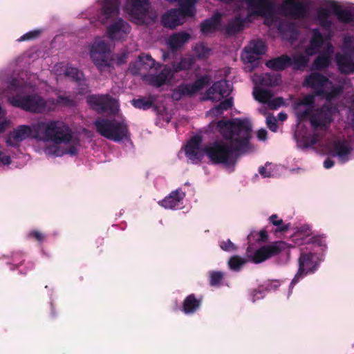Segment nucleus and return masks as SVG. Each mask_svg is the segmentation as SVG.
<instances>
[{"mask_svg":"<svg viewBox=\"0 0 354 354\" xmlns=\"http://www.w3.org/2000/svg\"><path fill=\"white\" fill-rule=\"evenodd\" d=\"M314 0H283L277 4L272 0H241L246 15H236L230 20L224 32L235 35L249 24L261 19L268 28H276L283 40L291 43L297 39L299 30L296 20L308 16V10L302 3H315Z\"/></svg>","mask_w":354,"mask_h":354,"instance_id":"nucleus-1","label":"nucleus"},{"mask_svg":"<svg viewBox=\"0 0 354 354\" xmlns=\"http://www.w3.org/2000/svg\"><path fill=\"white\" fill-rule=\"evenodd\" d=\"M216 129L225 141L215 142L202 148L200 136H195L189 140L185 151L192 162L197 163L206 155L212 162L230 167L234 165L239 154L250 151L252 125L249 120L239 118L220 120L216 123Z\"/></svg>","mask_w":354,"mask_h":354,"instance_id":"nucleus-2","label":"nucleus"},{"mask_svg":"<svg viewBox=\"0 0 354 354\" xmlns=\"http://www.w3.org/2000/svg\"><path fill=\"white\" fill-rule=\"evenodd\" d=\"M51 142L43 150L47 156H76L80 148V139L64 122L57 120L40 121L32 126L21 124L13 129L6 138L7 146L18 147L29 138Z\"/></svg>","mask_w":354,"mask_h":354,"instance_id":"nucleus-3","label":"nucleus"},{"mask_svg":"<svg viewBox=\"0 0 354 354\" xmlns=\"http://www.w3.org/2000/svg\"><path fill=\"white\" fill-rule=\"evenodd\" d=\"M42 84L35 74L20 75L19 77H8L6 71H0V97H7L14 107L34 113L53 111L54 101L44 99L36 93L42 89Z\"/></svg>","mask_w":354,"mask_h":354,"instance_id":"nucleus-4","label":"nucleus"},{"mask_svg":"<svg viewBox=\"0 0 354 354\" xmlns=\"http://www.w3.org/2000/svg\"><path fill=\"white\" fill-rule=\"evenodd\" d=\"M295 245H306V250L301 249L299 258V269L290 284L288 297L292 292L293 286L305 276L316 271L323 258L320 252L327 248L326 238L324 236H313L308 225H303L297 228L292 236Z\"/></svg>","mask_w":354,"mask_h":354,"instance_id":"nucleus-5","label":"nucleus"},{"mask_svg":"<svg viewBox=\"0 0 354 354\" xmlns=\"http://www.w3.org/2000/svg\"><path fill=\"white\" fill-rule=\"evenodd\" d=\"M89 105L99 113L116 115L113 119L99 118L95 121L97 131L103 137L118 142L129 138L127 124L119 111L116 100L106 95H93L88 97Z\"/></svg>","mask_w":354,"mask_h":354,"instance_id":"nucleus-6","label":"nucleus"},{"mask_svg":"<svg viewBox=\"0 0 354 354\" xmlns=\"http://www.w3.org/2000/svg\"><path fill=\"white\" fill-rule=\"evenodd\" d=\"M323 43L324 35L321 30L318 28H313L310 30L308 44L305 46L304 53H296L292 57L282 55L268 60L266 65L276 71L283 70L290 66H293L296 69L304 68L307 65L309 57L317 54Z\"/></svg>","mask_w":354,"mask_h":354,"instance_id":"nucleus-7","label":"nucleus"},{"mask_svg":"<svg viewBox=\"0 0 354 354\" xmlns=\"http://www.w3.org/2000/svg\"><path fill=\"white\" fill-rule=\"evenodd\" d=\"M317 3L320 7L315 10L313 19L320 27L328 30L333 25L328 9L333 11L339 22L354 26V12L351 8L343 7L339 2L335 0H319Z\"/></svg>","mask_w":354,"mask_h":354,"instance_id":"nucleus-8","label":"nucleus"},{"mask_svg":"<svg viewBox=\"0 0 354 354\" xmlns=\"http://www.w3.org/2000/svg\"><path fill=\"white\" fill-rule=\"evenodd\" d=\"M252 80L254 84L253 95L256 100L263 104H267L270 109H277L283 104V98H273L269 91L261 88V86H273L279 84L281 81L279 75L270 73L254 74Z\"/></svg>","mask_w":354,"mask_h":354,"instance_id":"nucleus-9","label":"nucleus"},{"mask_svg":"<svg viewBox=\"0 0 354 354\" xmlns=\"http://www.w3.org/2000/svg\"><path fill=\"white\" fill-rule=\"evenodd\" d=\"M195 58L192 55H186L182 57L179 62L174 63L172 67L165 65L162 71L157 75H149L147 80L150 84L159 87L164 84H171L175 73L189 69L194 63Z\"/></svg>","mask_w":354,"mask_h":354,"instance_id":"nucleus-10","label":"nucleus"},{"mask_svg":"<svg viewBox=\"0 0 354 354\" xmlns=\"http://www.w3.org/2000/svg\"><path fill=\"white\" fill-rule=\"evenodd\" d=\"M334 60L341 73H354V33L344 35L341 51L335 54Z\"/></svg>","mask_w":354,"mask_h":354,"instance_id":"nucleus-11","label":"nucleus"},{"mask_svg":"<svg viewBox=\"0 0 354 354\" xmlns=\"http://www.w3.org/2000/svg\"><path fill=\"white\" fill-rule=\"evenodd\" d=\"M124 11L136 24L141 25L156 16L150 10L149 0H125Z\"/></svg>","mask_w":354,"mask_h":354,"instance_id":"nucleus-12","label":"nucleus"},{"mask_svg":"<svg viewBox=\"0 0 354 354\" xmlns=\"http://www.w3.org/2000/svg\"><path fill=\"white\" fill-rule=\"evenodd\" d=\"M90 57L100 71H105L111 65L109 47L102 38L95 39L91 46Z\"/></svg>","mask_w":354,"mask_h":354,"instance_id":"nucleus-13","label":"nucleus"},{"mask_svg":"<svg viewBox=\"0 0 354 354\" xmlns=\"http://www.w3.org/2000/svg\"><path fill=\"white\" fill-rule=\"evenodd\" d=\"M266 51V45L263 40L257 39L252 40L245 48L241 54V59L249 65L246 68L251 71L257 67L260 61V56Z\"/></svg>","mask_w":354,"mask_h":354,"instance_id":"nucleus-14","label":"nucleus"},{"mask_svg":"<svg viewBox=\"0 0 354 354\" xmlns=\"http://www.w3.org/2000/svg\"><path fill=\"white\" fill-rule=\"evenodd\" d=\"M195 6H180V8H172L162 15L161 21L163 26L171 29L183 24L187 17L195 14Z\"/></svg>","mask_w":354,"mask_h":354,"instance_id":"nucleus-15","label":"nucleus"},{"mask_svg":"<svg viewBox=\"0 0 354 354\" xmlns=\"http://www.w3.org/2000/svg\"><path fill=\"white\" fill-rule=\"evenodd\" d=\"M290 247H293V245L284 241H277L260 248L254 254L250 253V247H248L247 254L252 262L259 263Z\"/></svg>","mask_w":354,"mask_h":354,"instance_id":"nucleus-16","label":"nucleus"},{"mask_svg":"<svg viewBox=\"0 0 354 354\" xmlns=\"http://www.w3.org/2000/svg\"><path fill=\"white\" fill-rule=\"evenodd\" d=\"M53 71L57 77H61L63 75L79 82L81 86L80 93L82 94L86 92L88 85L86 83L82 72L77 68L72 67L68 64L58 63L54 66Z\"/></svg>","mask_w":354,"mask_h":354,"instance_id":"nucleus-17","label":"nucleus"},{"mask_svg":"<svg viewBox=\"0 0 354 354\" xmlns=\"http://www.w3.org/2000/svg\"><path fill=\"white\" fill-rule=\"evenodd\" d=\"M209 75H204L192 84H183L176 88L172 93V98L178 100L183 95L196 93L203 89L210 81Z\"/></svg>","mask_w":354,"mask_h":354,"instance_id":"nucleus-18","label":"nucleus"},{"mask_svg":"<svg viewBox=\"0 0 354 354\" xmlns=\"http://www.w3.org/2000/svg\"><path fill=\"white\" fill-rule=\"evenodd\" d=\"M160 66V64L157 63L149 55L142 54L131 66L130 71L134 75L140 74L144 75V79L150 84L149 81L147 80V77L152 75H145V73L153 68L157 70Z\"/></svg>","mask_w":354,"mask_h":354,"instance_id":"nucleus-19","label":"nucleus"},{"mask_svg":"<svg viewBox=\"0 0 354 354\" xmlns=\"http://www.w3.org/2000/svg\"><path fill=\"white\" fill-rule=\"evenodd\" d=\"M131 30L129 23L122 19H118L107 27L106 35L113 41H123L127 38Z\"/></svg>","mask_w":354,"mask_h":354,"instance_id":"nucleus-20","label":"nucleus"},{"mask_svg":"<svg viewBox=\"0 0 354 354\" xmlns=\"http://www.w3.org/2000/svg\"><path fill=\"white\" fill-rule=\"evenodd\" d=\"M323 48V51L314 60L312 68L315 70H323L329 66L331 63L332 55L334 53V46L330 41L325 43L324 39L323 45L320 48ZM321 50V49H319ZM319 50L317 53H318Z\"/></svg>","mask_w":354,"mask_h":354,"instance_id":"nucleus-21","label":"nucleus"},{"mask_svg":"<svg viewBox=\"0 0 354 354\" xmlns=\"http://www.w3.org/2000/svg\"><path fill=\"white\" fill-rule=\"evenodd\" d=\"M231 86L226 80L215 82L207 91L206 99L213 102H218L231 93Z\"/></svg>","mask_w":354,"mask_h":354,"instance_id":"nucleus-22","label":"nucleus"},{"mask_svg":"<svg viewBox=\"0 0 354 354\" xmlns=\"http://www.w3.org/2000/svg\"><path fill=\"white\" fill-rule=\"evenodd\" d=\"M119 0H102L100 12L97 15V21L106 24L108 21L117 16L119 13Z\"/></svg>","mask_w":354,"mask_h":354,"instance_id":"nucleus-23","label":"nucleus"},{"mask_svg":"<svg viewBox=\"0 0 354 354\" xmlns=\"http://www.w3.org/2000/svg\"><path fill=\"white\" fill-rule=\"evenodd\" d=\"M185 197V192L179 188L172 191L164 199L159 201L158 203L165 209H178L183 207Z\"/></svg>","mask_w":354,"mask_h":354,"instance_id":"nucleus-24","label":"nucleus"},{"mask_svg":"<svg viewBox=\"0 0 354 354\" xmlns=\"http://www.w3.org/2000/svg\"><path fill=\"white\" fill-rule=\"evenodd\" d=\"M222 15L216 12L214 15L204 21L201 25V30L203 34L208 35L214 32L219 27Z\"/></svg>","mask_w":354,"mask_h":354,"instance_id":"nucleus-25","label":"nucleus"},{"mask_svg":"<svg viewBox=\"0 0 354 354\" xmlns=\"http://www.w3.org/2000/svg\"><path fill=\"white\" fill-rule=\"evenodd\" d=\"M190 38L189 34L185 32H179L171 35L167 40V44L173 50L183 46Z\"/></svg>","mask_w":354,"mask_h":354,"instance_id":"nucleus-26","label":"nucleus"},{"mask_svg":"<svg viewBox=\"0 0 354 354\" xmlns=\"http://www.w3.org/2000/svg\"><path fill=\"white\" fill-rule=\"evenodd\" d=\"M233 105L232 97L227 98L221 102L218 105L212 108L207 112V115L212 117H218L223 113L225 111L228 110Z\"/></svg>","mask_w":354,"mask_h":354,"instance_id":"nucleus-27","label":"nucleus"},{"mask_svg":"<svg viewBox=\"0 0 354 354\" xmlns=\"http://www.w3.org/2000/svg\"><path fill=\"white\" fill-rule=\"evenodd\" d=\"M201 302L196 299L194 295H190L183 302V311L185 314L194 313L200 306Z\"/></svg>","mask_w":354,"mask_h":354,"instance_id":"nucleus-28","label":"nucleus"},{"mask_svg":"<svg viewBox=\"0 0 354 354\" xmlns=\"http://www.w3.org/2000/svg\"><path fill=\"white\" fill-rule=\"evenodd\" d=\"M279 167L271 162H266L264 166L259 168V173L263 178L274 177L278 175Z\"/></svg>","mask_w":354,"mask_h":354,"instance_id":"nucleus-29","label":"nucleus"},{"mask_svg":"<svg viewBox=\"0 0 354 354\" xmlns=\"http://www.w3.org/2000/svg\"><path fill=\"white\" fill-rule=\"evenodd\" d=\"M269 221L276 227V232H284L290 228V224L289 223H285L282 218H279L277 214L271 215L269 217Z\"/></svg>","mask_w":354,"mask_h":354,"instance_id":"nucleus-30","label":"nucleus"},{"mask_svg":"<svg viewBox=\"0 0 354 354\" xmlns=\"http://www.w3.org/2000/svg\"><path fill=\"white\" fill-rule=\"evenodd\" d=\"M49 100L54 101L53 111L59 105L71 106L75 104L73 99L65 95H58L57 99L49 98Z\"/></svg>","mask_w":354,"mask_h":354,"instance_id":"nucleus-31","label":"nucleus"},{"mask_svg":"<svg viewBox=\"0 0 354 354\" xmlns=\"http://www.w3.org/2000/svg\"><path fill=\"white\" fill-rule=\"evenodd\" d=\"M246 263L244 258L239 256H234L228 261V265L231 270L238 271Z\"/></svg>","mask_w":354,"mask_h":354,"instance_id":"nucleus-32","label":"nucleus"},{"mask_svg":"<svg viewBox=\"0 0 354 354\" xmlns=\"http://www.w3.org/2000/svg\"><path fill=\"white\" fill-rule=\"evenodd\" d=\"M268 238V234L266 230H261L259 232L252 231L248 235V239L250 242L252 239L256 240L258 242H263L266 241Z\"/></svg>","mask_w":354,"mask_h":354,"instance_id":"nucleus-33","label":"nucleus"},{"mask_svg":"<svg viewBox=\"0 0 354 354\" xmlns=\"http://www.w3.org/2000/svg\"><path fill=\"white\" fill-rule=\"evenodd\" d=\"M224 274L219 271L209 272V283L212 286H219L223 278Z\"/></svg>","mask_w":354,"mask_h":354,"instance_id":"nucleus-34","label":"nucleus"},{"mask_svg":"<svg viewBox=\"0 0 354 354\" xmlns=\"http://www.w3.org/2000/svg\"><path fill=\"white\" fill-rule=\"evenodd\" d=\"M131 102L133 106H135L136 108L144 110L149 109V108L151 107L153 104V102L151 100H147L145 98L133 100Z\"/></svg>","mask_w":354,"mask_h":354,"instance_id":"nucleus-35","label":"nucleus"},{"mask_svg":"<svg viewBox=\"0 0 354 354\" xmlns=\"http://www.w3.org/2000/svg\"><path fill=\"white\" fill-rule=\"evenodd\" d=\"M194 51L199 58H205L209 53V49L204 44L196 45L194 48Z\"/></svg>","mask_w":354,"mask_h":354,"instance_id":"nucleus-36","label":"nucleus"},{"mask_svg":"<svg viewBox=\"0 0 354 354\" xmlns=\"http://www.w3.org/2000/svg\"><path fill=\"white\" fill-rule=\"evenodd\" d=\"M265 295L264 286H259L257 289L254 290L250 294V299L254 302L256 300L262 299Z\"/></svg>","mask_w":354,"mask_h":354,"instance_id":"nucleus-37","label":"nucleus"},{"mask_svg":"<svg viewBox=\"0 0 354 354\" xmlns=\"http://www.w3.org/2000/svg\"><path fill=\"white\" fill-rule=\"evenodd\" d=\"M41 31L39 30H35L30 31L24 35H22L21 37H19L17 41H28L37 38L40 35Z\"/></svg>","mask_w":354,"mask_h":354,"instance_id":"nucleus-38","label":"nucleus"},{"mask_svg":"<svg viewBox=\"0 0 354 354\" xmlns=\"http://www.w3.org/2000/svg\"><path fill=\"white\" fill-rule=\"evenodd\" d=\"M220 247L223 250L227 252H232L236 249L235 245L229 239L221 241Z\"/></svg>","mask_w":354,"mask_h":354,"instance_id":"nucleus-39","label":"nucleus"},{"mask_svg":"<svg viewBox=\"0 0 354 354\" xmlns=\"http://www.w3.org/2000/svg\"><path fill=\"white\" fill-rule=\"evenodd\" d=\"M266 124L268 127L274 132L277 130V119L272 115H268L266 118Z\"/></svg>","mask_w":354,"mask_h":354,"instance_id":"nucleus-40","label":"nucleus"},{"mask_svg":"<svg viewBox=\"0 0 354 354\" xmlns=\"http://www.w3.org/2000/svg\"><path fill=\"white\" fill-rule=\"evenodd\" d=\"M11 162L10 156L4 151L0 150V167L8 166L10 165Z\"/></svg>","mask_w":354,"mask_h":354,"instance_id":"nucleus-41","label":"nucleus"},{"mask_svg":"<svg viewBox=\"0 0 354 354\" xmlns=\"http://www.w3.org/2000/svg\"><path fill=\"white\" fill-rule=\"evenodd\" d=\"M169 3H178L179 6H189V7L195 6L198 0H165Z\"/></svg>","mask_w":354,"mask_h":354,"instance_id":"nucleus-42","label":"nucleus"},{"mask_svg":"<svg viewBox=\"0 0 354 354\" xmlns=\"http://www.w3.org/2000/svg\"><path fill=\"white\" fill-rule=\"evenodd\" d=\"M279 286H280L279 281L274 280V281H271L268 282V283H266L264 286V288H265V290H273L277 289Z\"/></svg>","mask_w":354,"mask_h":354,"instance_id":"nucleus-43","label":"nucleus"},{"mask_svg":"<svg viewBox=\"0 0 354 354\" xmlns=\"http://www.w3.org/2000/svg\"><path fill=\"white\" fill-rule=\"evenodd\" d=\"M267 131L264 129H259L257 131V138L261 141H265L267 139Z\"/></svg>","mask_w":354,"mask_h":354,"instance_id":"nucleus-44","label":"nucleus"},{"mask_svg":"<svg viewBox=\"0 0 354 354\" xmlns=\"http://www.w3.org/2000/svg\"><path fill=\"white\" fill-rule=\"evenodd\" d=\"M10 122L9 120L4 119L0 121V133L3 132L6 129L10 127Z\"/></svg>","mask_w":354,"mask_h":354,"instance_id":"nucleus-45","label":"nucleus"},{"mask_svg":"<svg viewBox=\"0 0 354 354\" xmlns=\"http://www.w3.org/2000/svg\"><path fill=\"white\" fill-rule=\"evenodd\" d=\"M30 236H32L33 238H35V239H37L39 241H41L44 239V236L41 232H39L38 231H33V232H30Z\"/></svg>","mask_w":354,"mask_h":354,"instance_id":"nucleus-46","label":"nucleus"},{"mask_svg":"<svg viewBox=\"0 0 354 354\" xmlns=\"http://www.w3.org/2000/svg\"><path fill=\"white\" fill-rule=\"evenodd\" d=\"M334 165V162L328 158L326 159L324 162V167L326 168V169H330L331 167H333Z\"/></svg>","mask_w":354,"mask_h":354,"instance_id":"nucleus-47","label":"nucleus"},{"mask_svg":"<svg viewBox=\"0 0 354 354\" xmlns=\"http://www.w3.org/2000/svg\"><path fill=\"white\" fill-rule=\"evenodd\" d=\"M278 119L281 122L285 121L287 119V114L283 112L279 113L278 114Z\"/></svg>","mask_w":354,"mask_h":354,"instance_id":"nucleus-48","label":"nucleus"},{"mask_svg":"<svg viewBox=\"0 0 354 354\" xmlns=\"http://www.w3.org/2000/svg\"><path fill=\"white\" fill-rule=\"evenodd\" d=\"M6 111L0 105V118L5 117Z\"/></svg>","mask_w":354,"mask_h":354,"instance_id":"nucleus-49","label":"nucleus"},{"mask_svg":"<svg viewBox=\"0 0 354 354\" xmlns=\"http://www.w3.org/2000/svg\"><path fill=\"white\" fill-rule=\"evenodd\" d=\"M259 111H260V112H261L262 114H263V115H265V114H266V111H265V110H264V109H263V107H261V108L259 109Z\"/></svg>","mask_w":354,"mask_h":354,"instance_id":"nucleus-50","label":"nucleus"},{"mask_svg":"<svg viewBox=\"0 0 354 354\" xmlns=\"http://www.w3.org/2000/svg\"><path fill=\"white\" fill-rule=\"evenodd\" d=\"M163 57H164V59H166V55H163Z\"/></svg>","mask_w":354,"mask_h":354,"instance_id":"nucleus-51","label":"nucleus"}]
</instances>
